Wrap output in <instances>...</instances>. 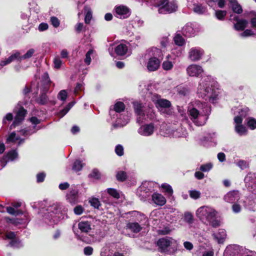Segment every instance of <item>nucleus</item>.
Masks as SVG:
<instances>
[{"label": "nucleus", "instance_id": "obj_33", "mask_svg": "<svg viewBox=\"0 0 256 256\" xmlns=\"http://www.w3.org/2000/svg\"><path fill=\"white\" fill-rule=\"evenodd\" d=\"M229 2L234 12L238 14H240L242 12V8L237 0H229Z\"/></svg>", "mask_w": 256, "mask_h": 256}, {"label": "nucleus", "instance_id": "obj_21", "mask_svg": "<svg viewBox=\"0 0 256 256\" xmlns=\"http://www.w3.org/2000/svg\"><path fill=\"white\" fill-rule=\"evenodd\" d=\"M24 142V139L22 138L18 134L14 132L10 133L6 140V144H16L18 146Z\"/></svg>", "mask_w": 256, "mask_h": 256}, {"label": "nucleus", "instance_id": "obj_25", "mask_svg": "<svg viewBox=\"0 0 256 256\" xmlns=\"http://www.w3.org/2000/svg\"><path fill=\"white\" fill-rule=\"evenodd\" d=\"M18 158V153L16 150H11L9 151L6 155L4 156L1 160V163L2 167L6 166L7 162L10 161H14Z\"/></svg>", "mask_w": 256, "mask_h": 256}, {"label": "nucleus", "instance_id": "obj_20", "mask_svg": "<svg viewBox=\"0 0 256 256\" xmlns=\"http://www.w3.org/2000/svg\"><path fill=\"white\" fill-rule=\"evenodd\" d=\"M134 106L135 112L137 115V122L141 123L144 118L145 114L144 106L141 103L138 102H134Z\"/></svg>", "mask_w": 256, "mask_h": 256}, {"label": "nucleus", "instance_id": "obj_14", "mask_svg": "<svg viewBox=\"0 0 256 256\" xmlns=\"http://www.w3.org/2000/svg\"><path fill=\"white\" fill-rule=\"evenodd\" d=\"M204 72V69L202 66L196 64H192L186 68L187 74L190 76L198 77Z\"/></svg>", "mask_w": 256, "mask_h": 256}, {"label": "nucleus", "instance_id": "obj_4", "mask_svg": "<svg viewBox=\"0 0 256 256\" xmlns=\"http://www.w3.org/2000/svg\"><path fill=\"white\" fill-rule=\"evenodd\" d=\"M62 206L59 204H53L46 209L42 208L38 214L40 218L48 224L52 225L58 222L64 216L62 212Z\"/></svg>", "mask_w": 256, "mask_h": 256}, {"label": "nucleus", "instance_id": "obj_1", "mask_svg": "<svg viewBox=\"0 0 256 256\" xmlns=\"http://www.w3.org/2000/svg\"><path fill=\"white\" fill-rule=\"evenodd\" d=\"M210 107L205 102L196 100L190 105L188 114L190 119L196 126L205 124L210 113Z\"/></svg>", "mask_w": 256, "mask_h": 256}, {"label": "nucleus", "instance_id": "obj_45", "mask_svg": "<svg viewBox=\"0 0 256 256\" xmlns=\"http://www.w3.org/2000/svg\"><path fill=\"white\" fill-rule=\"evenodd\" d=\"M206 8L200 4H194V11L198 14H202L206 12Z\"/></svg>", "mask_w": 256, "mask_h": 256}, {"label": "nucleus", "instance_id": "obj_13", "mask_svg": "<svg viewBox=\"0 0 256 256\" xmlns=\"http://www.w3.org/2000/svg\"><path fill=\"white\" fill-rule=\"evenodd\" d=\"M200 28L196 24H187L182 28L183 34L186 36H192L200 31Z\"/></svg>", "mask_w": 256, "mask_h": 256}, {"label": "nucleus", "instance_id": "obj_17", "mask_svg": "<svg viewBox=\"0 0 256 256\" xmlns=\"http://www.w3.org/2000/svg\"><path fill=\"white\" fill-rule=\"evenodd\" d=\"M26 114V110L23 108H20L16 112L14 122L10 126V130L15 128L17 126L19 125L24 120Z\"/></svg>", "mask_w": 256, "mask_h": 256}, {"label": "nucleus", "instance_id": "obj_2", "mask_svg": "<svg viewBox=\"0 0 256 256\" xmlns=\"http://www.w3.org/2000/svg\"><path fill=\"white\" fill-rule=\"evenodd\" d=\"M214 80L208 76L202 78L197 88L196 94L199 98L205 100L208 99L210 102L214 103L217 100L218 92L214 88Z\"/></svg>", "mask_w": 256, "mask_h": 256}, {"label": "nucleus", "instance_id": "obj_36", "mask_svg": "<svg viewBox=\"0 0 256 256\" xmlns=\"http://www.w3.org/2000/svg\"><path fill=\"white\" fill-rule=\"evenodd\" d=\"M172 55L168 54L166 56V60L164 61L162 64V68L165 70H171L174 66V62L170 61L168 60L170 58H172Z\"/></svg>", "mask_w": 256, "mask_h": 256}, {"label": "nucleus", "instance_id": "obj_23", "mask_svg": "<svg viewBox=\"0 0 256 256\" xmlns=\"http://www.w3.org/2000/svg\"><path fill=\"white\" fill-rule=\"evenodd\" d=\"M240 198L238 190H232L228 192L224 198V200L228 203L232 204L237 202Z\"/></svg>", "mask_w": 256, "mask_h": 256}, {"label": "nucleus", "instance_id": "obj_24", "mask_svg": "<svg viewBox=\"0 0 256 256\" xmlns=\"http://www.w3.org/2000/svg\"><path fill=\"white\" fill-rule=\"evenodd\" d=\"M130 118V116L128 114L127 115L119 114L116 122L112 124L113 127L116 128L126 126Z\"/></svg>", "mask_w": 256, "mask_h": 256}, {"label": "nucleus", "instance_id": "obj_48", "mask_svg": "<svg viewBox=\"0 0 256 256\" xmlns=\"http://www.w3.org/2000/svg\"><path fill=\"white\" fill-rule=\"evenodd\" d=\"M35 50L33 48L30 49L28 52L24 55L20 56V60L29 58L32 56L34 54Z\"/></svg>", "mask_w": 256, "mask_h": 256}, {"label": "nucleus", "instance_id": "obj_58", "mask_svg": "<svg viewBox=\"0 0 256 256\" xmlns=\"http://www.w3.org/2000/svg\"><path fill=\"white\" fill-rule=\"evenodd\" d=\"M7 212L12 215L17 216L20 214V210H16L14 208L8 206L6 208Z\"/></svg>", "mask_w": 256, "mask_h": 256}, {"label": "nucleus", "instance_id": "obj_3", "mask_svg": "<svg viewBox=\"0 0 256 256\" xmlns=\"http://www.w3.org/2000/svg\"><path fill=\"white\" fill-rule=\"evenodd\" d=\"M218 212L212 206H203L196 212V216L203 224L216 228L220 226V221L216 218Z\"/></svg>", "mask_w": 256, "mask_h": 256}, {"label": "nucleus", "instance_id": "obj_7", "mask_svg": "<svg viewBox=\"0 0 256 256\" xmlns=\"http://www.w3.org/2000/svg\"><path fill=\"white\" fill-rule=\"evenodd\" d=\"M152 100L155 104L156 107L159 111L166 116L172 115L173 113L172 108H170V102L164 98H162L160 96L154 94L152 96Z\"/></svg>", "mask_w": 256, "mask_h": 256}, {"label": "nucleus", "instance_id": "obj_29", "mask_svg": "<svg viewBox=\"0 0 256 256\" xmlns=\"http://www.w3.org/2000/svg\"><path fill=\"white\" fill-rule=\"evenodd\" d=\"M78 228L82 232L88 233L92 230V224L88 220H82L78 223Z\"/></svg>", "mask_w": 256, "mask_h": 256}, {"label": "nucleus", "instance_id": "obj_42", "mask_svg": "<svg viewBox=\"0 0 256 256\" xmlns=\"http://www.w3.org/2000/svg\"><path fill=\"white\" fill-rule=\"evenodd\" d=\"M174 40L175 44L178 46H182L185 43L184 39L180 34H176Z\"/></svg>", "mask_w": 256, "mask_h": 256}, {"label": "nucleus", "instance_id": "obj_9", "mask_svg": "<svg viewBox=\"0 0 256 256\" xmlns=\"http://www.w3.org/2000/svg\"><path fill=\"white\" fill-rule=\"evenodd\" d=\"M160 14L172 13L176 12L178 8L176 0L169 2L168 0H159L157 4Z\"/></svg>", "mask_w": 256, "mask_h": 256}, {"label": "nucleus", "instance_id": "obj_32", "mask_svg": "<svg viewBox=\"0 0 256 256\" xmlns=\"http://www.w3.org/2000/svg\"><path fill=\"white\" fill-rule=\"evenodd\" d=\"M20 53L18 52H15L6 60H2L0 64V66H5L16 60H20Z\"/></svg>", "mask_w": 256, "mask_h": 256}, {"label": "nucleus", "instance_id": "obj_53", "mask_svg": "<svg viewBox=\"0 0 256 256\" xmlns=\"http://www.w3.org/2000/svg\"><path fill=\"white\" fill-rule=\"evenodd\" d=\"M90 202L92 206L94 208H98L100 206V202L98 198H92L90 199Z\"/></svg>", "mask_w": 256, "mask_h": 256}, {"label": "nucleus", "instance_id": "obj_64", "mask_svg": "<svg viewBox=\"0 0 256 256\" xmlns=\"http://www.w3.org/2000/svg\"><path fill=\"white\" fill-rule=\"evenodd\" d=\"M178 132H176V134H174V136L178 137H186L187 135V132L186 130H183L182 128L178 130Z\"/></svg>", "mask_w": 256, "mask_h": 256}, {"label": "nucleus", "instance_id": "obj_46", "mask_svg": "<svg viewBox=\"0 0 256 256\" xmlns=\"http://www.w3.org/2000/svg\"><path fill=\"white\" fill-rule=\"evenodd\" d=\"M84 164L80 160H76L72 166V170L75 172H78L82 170Z\"/></svg>", "mask_w": 256, "mask_h": 256}, {"label": "nucleus", "instance_id": "obj_16", "mask_svg": "<svg viewBox=\"0 0 256 256\" xmlns=\"http://www.w3.org/2000/svg\"><path fill=\"white\" fill-rule=\"evenodd\" d=\"M204 54V50L200 48H192L188 52V58L192 62L198 61L202 58Z\"/></svg>", "mask_w": 256, "mask_h": 256}, {"label": "nucleus", "instance_id": "obj_55", "mask_svg": "<svg viewBox=\"0 0 256 256\" xmlns=\"http://www.w3.org/2000/svg\"><path fill=\"white\" fill-rule=\"evenodd\" d=\"M93 50H90L86 54V58L84 59L85 63L89 65L90 64L92 59H91V55L93 54Z\"/></svg>", "mask_w": 256, "mask_h": 256}, {"label": "nucleus", "instance_id": "obj_10", "mask_svg": "<svg viewBox=\"0 0 256 256\" xmlns=\"http://www.w3.org/2000/svg\"><path fill=\"white\" fill-rule=\"evenodd\" d=\"M154 184L152 182H144L142 183L138 190V195L141 197L142 199L146 198L154 189Z\"/></svg>", "mask_w": 256, "mask_h": 256}, {"label": "nucleus", "instance_id": "obj_56", "mask_svg": "<svg viewBox=\"0 0 256 256\" xmlns=\"http://www.w3.org/2000/svg\"><path fill=\"white\" fill-rule=\"evenodd\" d=\"M212 168V164L211 163H208L202 164L200 166V170L204 172H208Z\"/></svg>", "mask_w": 256, "mask_h": 256}, {"label": "nucleus", "instance_id": "obj_22", "mask_svg": "<svg viewBox=\"0 0 256 256\" xmlns=\"http://www.w3.org/2000/svg\"><path fill=\"white\" fill-rule=\"evenodd\" d=\"M234 122L236 124L235 130L240 136H244L247 134V130L245 126L242 125V118L240 116H236L234 118Z\"/></svg>", "mask_w": 256, "mask_h": 256}, {"label": "nucleus", "instance_id": "obj_8", "mask_svg": "<svg viewBox=\"0 0 256 256\" xmlns=\"http://www.w3.org/2000/svg\"><path fill=\"white\" fill-rule=\"evenodd\" d=\"M50 80L48 74L45 72L42 78V80L40 84L38 85V89L40 90L41 94L37 99V102L40 104H44L48 101L46 92H47L49 90L50 86Z\"/></svg>", "mask_w": 256, "mask_h": 256}, {"label": "nucleus", "instance_id": "obj_35", "mask_svg": "<svg viewBox=\"0 0 256 256\" xmlns=\"http://www.w3.org/2000/svg\"><path fill=\"white\" fill-rule=\"evenodd\" d=\"M128 46L124 44H120L118 45L115 48V52L118 56H124L128 52Z\"/></svg>", "mask_w": 256, "mask_h": 256}, {"label": "nucleus", "instance_id": "obj_26", "mask_svg": "<svg viewBox=\"0 0 256 256\" xmlns=\"http://www.w3.org/2000/svg\"><path fill=\"white\" fill-rule=\"evenodd\" d=\"M125 106L123 102H118L114 106V110H110V114L111 116H113V118H118L119 114L116 112H120L124 110Z\"/></svg>", "mask_w": 256, "mask_h": 256}, {"label": "nucleus", "instance_id": "obj_28", "mask_svg": "<svg viewBox=\"0 0 256 256\" xmlns=\"http://www.w3.org/2000/svg\"><path fill=\"white\" fill-rule=\"evenodd\" d=\"M256 176L255 174L251 172L248 173L244 178L245 183L248 188H250L251 189H252L255 186V185H256Z\"/></svg>", "mask_w": 256, "mask_h": 256}, {"label": "nucleus", "instance_id": "obj_44", "mask_svg": "<svg viewBox=\"0 0 256 256\" xmlns=\"http://www.w3.org/2000/svg\"><path fill=\"white\" fill-rule=\"evenodd\" d=\"M247 126L252 130L256 129V119L253 118H247Z\"/></svg>", "mask_w": 256, "mask_h": 256}, {"label": "nucleus", "instance_id": "obj_12", "mask_svg": "<svg viewBox=\"0 0 256 256\" xmlns=\"http://www.w3.org/2000/svg\"><path fill=\"white\" fill-rule=\"evenodd\" d=\"M243 250V248L238 245H230L226 248L224 256H242Z\"/></svg>", "mask_w": 256, "mask_h": 256}, {"label": "nucleus", "instance_id": "obj_34", "mask_svg": "<svg viewBox=\"0 0 256 256\" xmlns=\"http://www.w3.org/2000/svg\"><path fill=\"white\" fill-rule=\"evenodd\" d=\"M142 226L138 222H128L126 227L134 232L138 233L142 229Z\"/></svg>", "mask_w": 256, "mask_h": 256}, {"label": "nucleus", "instance_id": "obj_38", "mask_svg": "<svg viewBox=\"0 0 256 256\" xmlns=\"http://www.w3.org/2000/svg\"><path fill=\"white\" fill-rule=\"evenodd\" d=\"M84 10L85 13L84 22L86 24H88L92 17V10L90 8L87 6H84Z\"/></svg>", "mask_w": 256, "mask_h": 256}, {"label": "nucleus", "instance_id": "obj_63", "mask_svg": "<svg viewBox=\"0 0 256 256\" xmlns=\"http://www.w3.org/2000/svg\"><path fill=\"white\" fill-rule=\"evenodd\" d=\"M115 152L118 156H122L124 154V148L120 144L117 145L115 148Z\"/></svg>", "mask_w": 256, "mask_h": 256}, {"label": "nucleus", "instance_id": "obj_43", "mask_svg": "<svg viewBox=\"0 0 256 256\" xmlns=\"http://www.w3.org/2000/svg\"><path fill=\"white\" fill-rule=\"evenodd\" d=\"M35 126H33L32 129L31 128H24L20 130L19 132L20 133L22 136H27L32 134L36 132L38 130H35Z\"/></svg>", "mask_w": 256, "mask_h": 256}, {"label": "nucleus", "instance_id": "obj_47", "mask_svg": "<svg viewBox=\"0 0 256 256\" xmlns=\"http://www.w3.org/2000/svg\"><path fill=\"white\" fill-rule=\"evenodd\" d=\"M6 220L8 222L14 224V225L25 224L26 222V220L25 222H24L23 220H19L18 218H6Z\"/></svg>", "mask_w": 256, "mask_h": 256}, {"label": "nucleus", "instance_id": "obj_31", "mask_svg": "<svg viewBox=\"0 0 256 256\" xmlns=\"http://www.w3.org/2000/svg\"><path fill=\"white\" fill-rule=\"evenodd\" d=\"M66 199L71 204H74L78 200V190L75 189L70 190L66 195Z\"/></svg>", "mask_w": 256, "mask_h": 256}, {"label": "nucleus", "instance_id": "obj_41", "mask_svg": "<svg viewBox=\"0 0 256 256\" xmlns=\"http://www.w3.org/2000/svg\"><path fill=\"white\" fill-rule=\"evenodd\" d=\"M248 111L249 109L247 107H244L243 108H240L238 109L237 112H238V114L236 116H240L242 118V120L243 118H244L248 115Z\"/></svg>", "mask_w": 256, "mask_h": 256}, {"label": "nucleus", "instance_id": "obj_27", "mask_svg": "<svg viewBox=\"0 0 256 256\" xmlns=\"http://www.w3.org/2000/svg\"><path fill=\"white\" fill-rule=\"evenodd\" d=\"M152 197V202L157 206H162L166 203V198L160 194L154 192Z\"/></svg>", "mask_w": 256, "mask_h": 256}, {"label": "nucleus", "instance_id": "obj_62", "mask_svg": "<svg viewBox=\"0 0 256 256\" xmlns=\"http://www.w3.org/2000/svg\"><path fill=\"white\" fill-rule=\"evenodd\" d=\"M190 196L191 198L196 200L200 197V192L198 190H190Z\"/></svg>", "mask_w": 256, "mask_h": 256}, {"label": "nucleus", "instance_id": "obj_39", "mask_svg": "<svg viewBox=\"0 0 256 256\" xmlns=\"http://www.w3.org/2000/svg\"><path fill=\"white\" fill-rule=\"evenodd\" d=\"M160 188L164 190V192H166L168 196L171 197L172 199L174 198L173 190L170 184L164 183L162 184Z\"/></svg>", "mask_w": 256, "mask_h": 256}, {"label": "nucleus", "instance_id": "obj_11", "mask_svg": "<svg viewBox=\"0 0 256 256\" xmlns=\"http://www.w3.org/2000/svg\"><path fill=\"white\" fill-rule=\"evenodd\" d=\"M131 14L130 10L123 5L116 6L114 10V14L117 18L125 19L130 16Z\"/></svg>", "mask_w": 256, "mask_h": 256}, {"label": "nucleus", "instance_id": "obj_57", "mask_svg": "<svg viewBox=\"0 0 256 256\" xmlns=\"http://www.w3.org/2000/svg\"><path fill=\"white\" fill-rule=\"evenodd\" d=\"M68 94L66 90H60L58 96L59 100L62 101H65L67 98Z\"/></svg>", "mask_w": 256, "mask_h": 256}, {"label": "nucleus", "instance_id": "obj_54", "mask_svg": "<svg viewBox=\"0 0 256 256\" xmlns=\"http://www.w3.org/2000/svg\"><path fill=\"white\" fill-rule=\"evenodd\" d=\"M74 102H70L60 112V114L61 116H64L66 114L69 110L74 105Z\"/></svg>", "mask_w": 256, "mask_h": 256}, {"label": "nucleus", "instance_id": "obj_49", "mask_svg": "<svg viewBox=\"0 0 256 256\" xmlns=\"http://www.w3.org/2000/svg\"><path fill=\"white\" fill-rule=\"evenodd\" d=\"M227 14L226 10H218L215 12V16L219 20H223Z\"/></svg>", "mask_w": 256, "mask_h": 256}, {"label": "nucleus", "instance_id": "obj_15", "mask_svg": "<svg viewBox=\"0 0 256 256\" xmlns=\"http://www.w3.org/2000/svg\"><path fill=\"white\" fill-rule=\"evenodd\" d=\"M154 124L150 123L141 126L138 130V132L140 136H150L154 134Z\"/></svg>", "mask_w": 256, "mask_h": 256}, {"label": "nucleus", "instance_id": "obj_61", "mask_svg": "<svg viewBox=\"0 0 256 256\" xmlns=\"http://www.w3.org/2000/svg\"><path fill=\"white\" fill-rule=\"evenodd\" d=\"M54 68L58 69L62 64V61L58 56H56L54 60Z\"/></svg>", "mask_w": 256, "mask_h": 256}, {"label": "nucleus", "instance_id": "obj_19", "mask_svg": "<svg viewBox=\"0 0 256 256\" xmlns=\"http://www.w3.org/2000/svg\"><path fill=\"white\" fill-rule=\"evenodd\" d=\"M132 216L134 218V220L138 222L142 226L148 224V219L146 216L138 211H133L129 212Z\"/></svg>", "mask_w": 256, "mask_h": 256}, {"label": "nucleus", "instance_id": "obj_5", "mask_svg": "<svg viewBox=\"0 0 256 256\" xmlns=\"http://www.w3.org/2000/svg\"><path fill=\"white\" fill-rule=\"evenodd\" d=\"M150 57L147 62L146 67L150 72H154L157 70L160 66V60L158 59L163 56L162 52L160 50L156 48H152L147 51L146 56Z\"/></svg>", "mask_w": 256, "mask_h": 256}, {"label": "nucleus", "instance_id": "obj_6", "mask_svg": "<svg viewBox=\"0 0 256 256\" xmlns=\"http://www.w3.org/2000/svg\"><path fill=\"white\" fill-rule=\"evenodd\" d=\"M158 245L161 252L172 254L176 250L178 243L172 238L165 237L158 240Z\"/></svg>", "mask_w": 256, "mask_h": 256}, {"label": "nucleus", "instance_id": "obj_59", "mask_svg": "<svg viewBox=\"0 0 256 256\" xmlns=\"http://www.w3.org/2000/svg\"><path fill=\"white\" fill-rule=\"evenodd\" d=\"M10 245L14 248H18L22 246V242L18 240H12L10 242Z\"/></svg>", "mask_w": 256, "mask_h": 256}, {"label": "nucleus", "instance_id": "obj_40", "mask_svg": "<svg viewBox=\"0 0 256 256\" xmlns=\"http://www.w3.org/2000/svg\"><path fill=\"white\" fill-rule=\"evenodd\" d=\"M132 24L134 28H140L143 26L144 21L142 20L139 17L136 16L132 20Z\"/></svg>", "mask_w": 256, "mask_h": 256}, {"label": "nucleus", "instance_id": "obj_37", "mask_svg": "<svg viewBox=\"0 0 256 256\" xmlns=\"http://www.w3.org/2000/svg\"><path fill=\"white\" fill-rule=\"evenodd\" d=\"M244 203L246 208L252 211L256 210V200H246Z\"/></svg>", "mask_w": 256, "mask_h": 256}, {"label": "nucleus", "instance_id": "obj_30", "mask_svg": "<svg viewBox=\"0 0 256 256\" xmlns=\"http://www.w3.org/2000/svg\"><path fill=\"white\" fill-rule=\"evenodd\" d=\"M212 236L218 244H223L226 238V234L224 229H219L218 232L214 233Z\"/></svg>", "mask_w": 256, "mask_h": 256}, {"label": "nucleus", "instance_id": "obj_18", "mask_svg": "<svg viewBox=\"0 0 256 256\" xmlns=\"http://www.w3.org/2000/svg\"><path fill=\"white\" fill-rule=\"evenodd\" d=\"M232 16L233 15H230V19L231 20L233 19L236 21V22L234 23V28L238 31L244 30L248 24V21L242 18L240 19L238 16H234V18H232Z\"/></svg>", "mask_w": 256, "mask_h": 256}, {"label": "nucleus", "instance_id": "obj_60", "mask_svg": "<svg viewBox=\"0 0 256 256\" xmlns=\"http://www.w3.org/2000/svg\"><path fill=\"white\" fill-rule=\"evenodd\" d=\"M254 35L252 30L250 29L245 30L242 32L240 34V36L242 38L248 37Z\"/></svg>", "mask_w": 256, "mask_h": 256}, {"label": "nucleus", "instance_id": "obj_50", "mask_svg": "<svg viewBox=\"0 0 256 256\" xmlns=\"http://www.w3.org/2000/svg\"><path fill=\"white\" fill-rule=\"evenodd\" d=\"M178 92L181 95L186 96L188 94L189 90L188 88L183 86H178L176 87Z\"/></svg>", "mask_w": 256, "mask_h": 256}, {"label": "nucleus", "instance_id": "obj_52", "mask_svg": "<svg viewBox=\"0 0 256 256\" xmlns=\"http://www.w3.org/2000/svg\"><path fill=\"white\" fill-rule=\"evenodd\" d=\"M116 178L118 180L123 182L127 178L126 173L124 171H120L118 172Z\"/></svg>", "mask_w": 256, "mask_h": 256}, {"label": "nucleus", "instance_id": "obj_51", "mask_svg": "<svg viewBox=\"0 0 256 256\" xmlns=\"http://www.w3.org/2000/svg\"><path fill=\"white\" fill-rule=\"evenodd\" d=\"M108 193L115 198L118 199L120 198L119 192L114 188H108L107 189Z\"/></svg>", "mask_w": 256, "mask_h": 256}]
</instances>
